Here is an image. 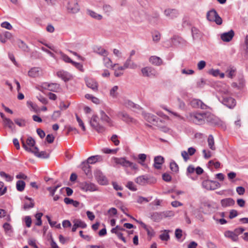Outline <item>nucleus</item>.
<instances>
[{"label":"nucleus","instance_id":"f257e3e1","mask_svg":"<svg viewBox=\"0 0 248 248\" xmlns=\"http://www.w3.org/2000/svg\"><path fill=\"white\" fill-rule=\"evenodd\" d=\"M21 141L22 147L26 151L33 154L37 157L46 159L49 157V154L47 153L46 152L41 151L39 152V149L37 147H34L33 149L29 148L25 144V141L22 139H21Z\"/></svg>","mask_w":248,"mask_h":248},{"label":"nucleus","instance_id":"f03ea898","mask_svg":"<svg viewBox=\"0 0 248 248\" xmlns=\"http://www.w3.org/2000/svg\"><path fill=\"white\" fill-rule=\"evenodd\" d=\"M206 121L210 125L221 127H224V124L221 120L208 112H206Z\"/></svg>","mask_w":248,"mask_h":248},{"label":"nucleus","instance_id":"7ed1b4c3","mask_svg":"<svg viewBox=\"0 0 248 248\" xmlns=\"http://www.w3.org/2000/svg\"><path fill=\"white\" fill-rule=\"evenodd\" d=\"M206 18L209 21L215 22L217 25H221L222 23V18L215 9H212L207 13Z\"/></svg>","mask_w":248,"mask_h":248},{"label":"nucleus","instance_id":"20e7f679","mask_svg":"<svg viewBox=\"0 0 248 248\" xmlns=\"http://www.w3.org/2000/svg\"><path fill=\"white\" fill-rule=\"evenodd\" d=\"M206 112L195 113L190 114V120L197 124H202L206 121Z\"/></svg>","mask_w":248,"mask_h":248},{"label":"nucleus","instance_id":"39448f33","mask_svg":"<svg viewBox=\"0 0 248 248\" xmlns=\"http://www.w3.org/2000/svg\"><path fill=\"white\" fill-rule=\"evenodd\" d=\"M91 126L98 133H103L105 131V127L99 124L98 118L96 115H93L90 120Z\"/></svg>","mask_w":248,"mask_h":248},{"label":"nucleus","instance_id":"423d86ee","mask_svg":"<svg viewBox=\"0 0 248 248\" xmlns=\"http://www.w3.org/2000/svg\"><path fill=\"white\" fill-rule=\"evenodd\" d=\"M202 186L207 190H215L220 186V184L217 181L206 180L202 182Z\"/></svg>","mask_w":248,"mask_h":248},{"label":"nucleus","instance_id":"0eeeda50","mask_svg":"<svg viewBox=\"0 0 248 248\" xmlns=\"http://www.w3.org/2000/svg\"><path fill=\"white\" fill-rule=\"evenodd\" d=\"M79 187L84 191H94L97 190V186L93 183L89 182H83L80 184Z\"/></svg>","mask_w":248,"mask_h":248},{"label":"nucleus","instance_id":"6e6552de","mask_svg":"<svg viewBox=\"0 0 248 248\" xmlns=\"http://www.w3.org/2000/svg\"><path fill=\"white\" fill-rule=\"evenodd\" d=\"M65 1L67 3L66 7L69 12L77 13L78 12L79 7L78 3V0H75L74 1H70L67 0Z\"/></svg>","mask_w":248,"mask_h":248},{"label":"nucleus","instance_id":"1a4fd4ad","mask_svg":"<svg viewBox=\"0 0 248 248\" xmlns=\"http://www.w3.org/2000/svg\"><path fill=\"white\" fill-rule=\"evenodd\" d=\"M94 176L97 182L101 185H106L108 183L107 178L100 170H96Z\"/></svg>","mask_w":248,"mask_h":248},{"label":"nucleus","instance_id":"9d476101","mask_svg":"<svg viewBox=\"0 0 248 248\" xmlns=\"http://www.w3.org/2000/svg\"><path fill=\"white\" fill-rule=\"evenodd\" d=\"M141 72L143 77L152 78L155 77L156 74L155 70L152 67L147 66L141 69Z\"/></svg>","mask_w":248,"mask_h":248},{"label":"nucleus","instance_id":"9b49d317","mask_svg":"<svg viewBox=\"0 0 248 248\" xmlns=\"http://www.w3.org/2000/svg\"><path fill=\"white\" fill-rule=\"evenodd\" d=\"M124 214L127 216L130 217L131 218L135 220L137 222L139 223L141 226V227L147 232L148 235L152 236L154 235V233H155L154 231L151 227L148 226L142 221L137 220L136 219L134 218V217H131L130 215H129V214H128L126 213H124Z\"/></svg>","mask_w":248,"mask_h":248},{"label":"nucleus","instance_id":"f8f14e48","mask_svg":"<svg viewBox=\"0 0 248 248\" xmlns=\"http://www.w3.org/2000/svg\"><path fill=\"white\" fill-rule=\"evenodd\" d=\"M222 103L229 108H233L236 105L235 99L231 97L222 96Z\"/></svg>","mask_w":248,"mask_h":248},{"label":"nucleus","instance_id":"ddd939ff","mask_svg":"<svg viewBox=\"0 0 248 248\" xmlns=\"http://www.w3.org/2000/svg\"><path fill=\"white\" fill-rule=\"evenodd\" d=\"M167 217L166 213L163 212H153L150 214V217L155 222H158L163 219V217Z\"/></svg>","mask_w":248,"mask_h":248},{"label":"nucleus","instance_id":"4468645a","mask_svg":"<svg viewBox=\"0 0 248 248\" xmlns=\"http://www.w3.org/2000/svg\"><path fill=\"white\" fill-rule=\"evenodd\" d=\"M164 13L166 16L170 19L176 18L179 15L178 10L175 9H167L164 11Z\"/></svg>","mask_w":248,"mask_h":248},{"label":"nucleus","instance_id":"2eb2a0df","mask_svg":"<svg viewBox=\"0 0 248 248\" xmlns=\"http://www.w3.org/2000/svg\"><path fill=\"white\" fill-rule=\"evenodd\" d=\"M100 119L102 122L108 124L109 126H113L112 120L106 114L103 110L100 111Z\"/></svg>","mask_w":248,"mask_h":248},{"label":"nucleus","instance_id":"dca6fc26","mask_svg":"<svg viewBox=\"0 0 248 248\" xmlns=\"http://www.w3.org/2000/svg\"><path fill=\"white\" fill-rule=\"evenodd\" d=\"M142 115L144 119L147 122L153 124H155V123H156L158 120L157 117L150 113H146L145 112H143Z\"/></svg>","mask_w":248,"mask_h":248},{"label":"nucleus","instance_id":"f3484780","mask_svg":"<svg viewBox=\"0 0 248 248\" xmlns=\"http://www.w3.org/2000/svg\"><path fill=\"white\" fill-rule=\"evenodd\" d=\"M57 75L65 82L69 81L72 78L71 75L68 72L63 70L57 72Z\"/></svg>","mask_w":248,"mask_h":248},{"label":"nucleus","instance_id":"a211bd4d","mask_svg":"<svg viewBox=\"0 0 248 248\" xmlns=\"http://www.w3.org/2000/svg\"><path fill=\"white\" fill-rule=\"evenodd\" d=\"M234 31L231 30L228 32H224L221 34V39L224 42H230L234 36Z\"/></svg>","mask_w":248,"mask_h":248},{"label":"nucleus","instance_id":"6ab92c4d","mask_svg":"<svg viewBox=\"0 0 248 248\" xmlns=\"http://www.w3.org/2000/svg\"><path fill=\"white\" fill-rule=\"evenodd\" d=\"M154 167L156 169H160L162 165L164 162V158L161 155H158L154 158Z\"/></svg>","mask_w":248,"mask_h":248},{"label":"nucleus","instance_id":"aec40b11","mask_svg":"<svg viewBox=\"0 0 248 248\" xmlns=\"http://www.w3.org/2000/svg\"><path fill=\"white\" fill-rule=\"evenodd\" d=\"M85 81L86 85L88 87L92 89L93 91H97L98 84L94 79L92 78H87Z\"/></svg>","mask_w":248,"mask_h":248},{"label":"nucleus","instance_id":"412c9836","mask_svg":"<svg viewBox=\"0 0 248 248\" xmlns=\"http://www.w3.org/2000/svg\"><path fill=\"white\" fill-rule=\"evenodd\" d=\"M113 159L116 164L120 165L124 167H128L129 161L126 160L125 157H113Z\"/></svg>","mask_w":248,"mask_h":248},{"label":"nucleus","instance_id":"4be33fe9","mask_svg":"<svg viewBox=\"0 0 248 248\" xmlns=\"http://www.w3.org/2000/svg\"><path fill=\"white\" fill-rule=\"evenodd\" d=\"M41 73V71L39 68L34 67L29 70L28 75L31 78H36L39 77Z\"/></svg>","mask_w":248,"mask_h":248},{"label":"nucleus","instance_id":"5701e85b","mask_svg":"<svg viewBox=\"0 0 248 248\" xmlns=\"http://www.w3.org/2000/svg\"><path fill=\"white\" fill-rule=\"evenodd\" d=\"M235 203L232 198H226L221 201V204L223 207H226L233 205Z\"/></svg>","mask_w":248,"mask_h":248},{"label":"nucleus","instance_id":"b1692460","mask_svg":"<svg viewBox=\"0 0 248 248\" xmlns=\"http://www.w3.org/2000/svg\"><path fill=\"white\" fill-rule=\"evenodd\" d=\"M103 159L102 157L99 155H93L88 158L86 161L89 164H94L98 161H101Z\"/></svg>","mask_w":248,"mask_h":248},{"label":"nucleus","instance_id":"393cba45","mask_svg":"<svg viewBox=\"0 0 248 248\" xmlns=\"http://www.w3.org/2000/svg\"><path fill=\"white\" fill-rule=\"evenodd\" d=\"M224 235L225 237L231 239L234 242H237L238 239V237L237 234L233 232L227 231L224 232Z\"/></svg>","mask_w":248,"mask_h":248},{"label":"nucleus","instance_id":"a878e982","mask_svg":"<svg viewBox=\"0 0 248 248\" xmlns=\"http://www.w3.org/2000/svg\"><path fill=\"white\" fill-rule=\"evenodd\" d=\"M124 105L129 108H132L133 110H140L141 108L140 106L134 104L133 102L130 100H127L124 103Z\"/></svg>","mask_w":248,"mask_h":248},{"label":"nucleus","instance_id":"bb28decb","mask_svg":"<svg viewBox=\"0 0 248 248\" xmlns=\"http://www.w3.org/2000/svg\"><path fill=\"white\" fill-rule=\"evenodd\" d=\"M149 62L157 66L160 65L162 63L161 58L155 56H151L149 59Z\"/></svg>","mask_w":248,"mask_h":248},{"label":"nucleus","instance_id":"cd10ccee","mask_svg":"<svg viewBox=\"0 0 248 248\" xmlns=\"http://www.w3.org/2000/svg\"><path fill=\"white\" fill-rule=\"evenodd\" d=\"M87 13L92 18L96 20H101L103 18V16L101 15L98 14L91 10L88 9L87 10Z\"/></svg>","mask_w":248,"mask_h":248},{"label":"nucleus","instance_id":"c85d7f7f","mask_svg":"<svg viewBox=\"0 0 248 248\" xmlns=\"http://www.w3.org/2000/svg\"><path fill=\"white\" fill-rule=\"evenodd\" d=\"M94 51L95 53L103 57L107 56L108 54V51L101 46L96 47L94 48Z\"/></svg>","mask_w":248,"mask_h":248},{"label":"nucleus","instance_id":"c756f323","mask_svg":"<svg viewBox=\"0 0 248 248\" xmlns=\"http://www.w3.org/2000/svg\"><path fill=\"white\" fill-rule=\"evenodd\" d=\"M103 61L105 66L107 68H113L115 65L118 64L117 63L113 64L111 60L107 56L104 57Z\"/></svg>","mask_w":248,"mask_h":248},{"label":"nucleus","instance_id":"7c9ffc66","mask_svg":"<svg viewBox=\"0 0 248 248\" xmlns=\"http://www.w3.org/2000/svg\"><path fill=\"white\" fill-rule=\"evenodd\" d=\"M81 167L86 175H88L91 173L90 166L89 165V163L86 161L82 162Z\"/></svg>","mask_w":248,"mask_h":248},{"label":"nucleus","instance_id":"2f4dec72","mask_svg":"<svg viewBox=\"0 0 248 248\" xmlns=\"http://www.w3.org/2000/svg\"><path fill=\"white\" fill-rule=\"evenodd\" d=\"M146 158L147 155L145 154H140L138 155V158L140 160L139 163H140L141 166H143L145 168H148V165L144 163Z\"/></svg>","mask_w":248,"mask_h":248},{"label":"nucleus","instance_id":"473e14b6","mask_svg":"<svg viewBox=\"0 0 248 248\" xmlns=\"http://www.w3.org/2000/svg\"><path fill=\"white\" fill-rule=\"evenodd\" d=\"M25 198L30 201V203L27 202H25L23 206V208L24 210H27L28 209L33 208L34 206V202L33 200L28 196H26Z\"/></svg>","mask_w":248,"mask_h":248},{"label":"nucleus","instance_id":"72a5a7b5","mask_svg":"<svg viewBox=\"0 0 248 248\" xmlns=\"http://www.w3.org/2000/svg\"><path fill=\"white\" fill-rule=\"evenodd\" d=\"M47 86L48 90L54 92H58L61 89L60 85L57 83L48 84Z\"/></svg>","mask_w":248,"mask_h":248},{"label":"nucleus","instance_id":"f704fd0d","mask_svg":"<svg viewBox=\"0 0 248 248\" xmlns=\"http://www.w3.org/2000/svg\"><path fill=\"white\" fill-rule=\"evenodd\" d=\"M73 223H75L76 224L75 226H77L78 228H80L82 229H85L87 227L86 223L79 219H75L73 220Z\"/></svg>","mask_w":248,"mask_h":248},{"label":"nucleus","instance_id":"c9c22d12","mask_svg":"<svg viewBox=\"0 0 248 248\" xmlns=\"http://www.w3.org/2000/svg\"><path fill=\"white\" fill-rule=\"evenodd\" d=\"M170 231L164 230L162 231V233L159 235V238L162 241H168L170 238V235L169 234Z\"/></svg>","mask_w":248,"mask_h":248},{"label":"nucleus","instance_id":"e433bc0d","mask_svg":"<svg viewBox=\"0 0 248 248\" xmlns=\"http://www.w3.org/2000/svg\"><path fill=\"white\" fill-rule=\"evenodd\" d=\"M191 32L194 39L200 38L202 36L200 31L195 27H192L191 28Z\"/></svg>","mask_w":248,"mask_h":248},{"label":"nucleus","instance_id":"4c0bfd02","mask_svg":"<svg viewBox=\"0 0 248 248\" xmlns=\"http://www.w3.org/2000/svg\"><path fill=\"white\" fill-rule=\"evenodd\" d=\"M119 87L118 86H113L110 90L109 95L113 98H116L118 96V90Z\"/></svg>","mask_w":248,"mask_h":248},{"label":"nucleus","instance_id":"58836bf2","mask_svg":"<svg viewBox=\"0 0 248 248\" xmlns=\"http://www.w3.org/2000/svg\"><path fill=\"white\" fill-rule=\"evenodd\" d=\"M64 202L66 204H72L75 207H78L79 205V202L77 201H74L73 200L69 198H65L64 199Z\"/></svg>","mask_w":248,"mask_h":248},{"label":"nucleus","instance_id":"ea45409f","mask_svg":"<svg viewBox=\"0 0 248 248\" xmlns=\"http://www.w3.org/2000/svg\"><path fill=\"white\" fill-rule=\"evenodd\" d=\"M4 125L5 126L8 127L11 130H13L15 127V125L13 121L9 119L5 118L3 121Z\"/></svg>","mask_w":248,"mask_h":248},{"label":"nucleus","instance_id":"a19ab883","mask_svg":"<svg viewBox=\"0 0 248 248\" xmlns=\"http://www.w3.org/2000/svg\"><path fill=\"white\" fill-rule=\"evenodd\" d=\"M25 187V183L22 180H18L16 183V187L18 191H23Z\"/></svg>","mask_w":248,"mask_h":248},{"label":"nucleus","instance_id":"79ce46f5","mask_svg":"<svg viewBox=\"0 0 248 248\" xmlns=\"http://www.w3.org/2000/svg\"><path fill=\"white\" fill-rule=\"evenodd\" d=\"M118 116L122 118V120L126 122H129L132 121V119L129 116V115L125 112H120L118 113Z\"/></svg>","mask_w":248,"mask_h":248},{"label":"nucleus","instance_id":"37998d69","mask_svg":"<svg viewBox=\"0 0 248 248\" xmlns=\"http://www.w3.org/2000/svg\"><path fill=\"white\" fill-rule=\"evenodd\" d=\"M207 141L209 147L212 150H215L216 147L215 146L214 137L212 135H210L208 136Z\"/></svg>","mask_w":248,"mask_h":248},{"label":"nucleus","instance_id":"c03bdc74","mask_svg":"<svg viewBox=\"0 0 248 248\" xmlns=\"http://www.w3.org/2000/svg\"><path fill=\"white\" fill-rule=\"evenodd\" d=\"M147 178L145 177L144 175H141L135 179V182L140 185H143L147 183Z\"/></svg>","mask_w":248,"mask_h":248},{"label":"nucleus","instance_id":"a18cd8bd","mask_svg":"<svg viewBox=\"0 0 248 248\" xmlns=\"http://www.w3.org/2000/svg\"><path fill=\"white\" fill-rule=\"evenodd\" d=\"M102 9L104 13L107 15H109L113 11L112 7L111 5L107 4H105L103 5Z\"/></svg>","mask_w":248,"mask_h":248},{"label":"nucleus","instance_id":"49530a36","mask_svg":"<svg viewBox=\"0 0 248 248\" xmlns=\"http://www.w3.org/2000/svg\"><path fill=\"white\" fill-rule=\"evenodd\" d=\"M152 197H150L148 198H145L142 196H139L137 200V202L139 203L142 204L144 202H148L150 201H151L152 199Z\"/></svg>","mask_w":248,"mask_h":248},{"label":"nucleus","instance_id":"de8ad7c7","mask_svg":"<svg viewBox=\"0 0 248 248\" xmlns=\"http://www.w3.org/2000/svg\"><path fill=\"white\" fill-rule=\"evenodd\" d=\"M124 67L126 68V69L130 68L134 69H136L138 65L136 63L133 62H127L125 61L124 63Z\"/></svg>","mask_w":248,"mask_h":248},{"label":"nucleus","instance_id":"09e8293b","mask_svg":"<svg viewBox=\"0 0 248 248\" xmlns=\"http://www.w3.org/2000/svg\"><path fill=\"white\" fill-rule=\"evenodd\" d=\"M25 144L27 145V147L31 148V147H34V145L35 144V140L31 137H29L26 140V143Z\"/></svg>","mask_w":248,"mask_h":248},{"label":"nucleus","instance_id":"8fccbe9b","mask_svg":"<svg viewBox=\"0 0 248 248\" xmlns=\"http://www.w3.org/2000/svg\"><path fill=\"white\" fill-rule=\"evenodd\" d=\"M18 46L19 48L24 51H29V48L28 46L22 40H19L17 42Z\"/></svg>","mask_w":248,"mask_h":248},{"label":"nucleus","instance_id":"3c124183","mask_svg":"<svg viewBox=\"0 0 248 248\" xmlns=\"http://www.w3.org/2000/svg\"><path fill=\"white\" fill-rule=\"evenodd\" d=\"M170 170L175 172H177L179 171V167L178 165L174 161H172L170 163Z\"/></svg>","mask_w":248,"mask_h":248},{"label":"nucleus","instance_id":"603ef678","mask_svg":"<svg viewBox=\"0 0 248 248\" xmlns=\"http://www.w3.org/2000/svg\"><path fill=\"white\" fill-rule=\"evenodd\" d=\"M43 214L42 213H38L35 215V217L37 220V222L35 223V225L36 226H41L42 225V222L41 217L43 216Z\"/></svg>","mask_w":248,"mask_h":248},{"label":"nucleus","instance_id":"864d4df0","mask_svg":"<svg viewBox=\"0 0 248 248\" xmlns=\"http://www.w3.org/2000/svg\"><path fill=\"white\" fill-rule=\"evenodd\" d=\"M0 176L2 177H4L5 178L7 182H11L13 180V177L10 176V175L6 173L4 171H0Z\"/></svg>","mask_w":248,"mask_h":248},{"label":"nucleus","instance_id":"5fc2aeb1","mask_svg":"<svg viewBox=\"0 0 248 248\" xmlns=\"http://www.w3.org/2000/svg\"><path fill=\"white\" fill-rule=\"evenodd\" d=\"M201 100L198 99H194L191 101V105L194 108H199L200 104H201Z\"/></svg>","mask_w":248,"mask_h":248},{"label":"nucleus","instance_id":"6e6d98bb","mask_svg":"<svg viewBox=\"0 0 248 248\" xmlns=\"http://www.w3.org/2000/svg\"><path fill=\"white\" fill-rule=\"evenodd\" d=\"M126 186L131 191H135L137 190L136 186L135 185L134 183L131 181H128L127 183Z\"/></svg>","mask_w":248,"mask_h":248},{"label":"nucleus","instance_id":"4d7b16f0","mask_svg":"<svg viewBox=\"0 0 248 248\" xmlns=\"http://www.w3.org/2000/svg\"><path fill=\"white\" fill-rule=\"evenodd\" d=\"M15 123L20 127H24L26 125V122L24 120L21 119H15L14 120Z\"/></svg>","mask_w":248,"mask_h":248},{"label":"nucleus","instance_id":"13d9d810","mask_svg":"<svg viewBox=\"0 0 248 248\" xmlns=\"http://www.w3.org/2000/svg\"><path fill=\"white\" fill-rule=\"evenodd\" d=\"M195 171V168H194V166L192 165H189L186 169V175L189 177V175L194 173Z\"/></svg>","mask_w":248,"mask_h":248},{"label":"nucleus","instance_id":"bf43d9fd","mask_svg":"<svg viewBox=\"0 0 248 248\" xmlns=\"http://www.w3.org/2000/svg\"><path fill=\"white\" fill-rule=\"evenodd\" d=\"M7 191V187L4 186V183L0 181V196L4 195Z\"/></svg>","mask_w":248,"mask_h":248},{"label":"nucleus","instance_id":"052dcab7","mask_svg":"<svg viewBox=\"0 0 248 248\" xmlns=\"http://www.w3.org/2000/svg\"><path fill=\"white\" fill-rule=\"evenodd\" d=\"M160 33L158 31H155L153 34V40L155 42H157L160 40Z\"/></svg>","mask_w":248,"mask_h":248},{"label":"nucleus","instance_id":"680f3d73","mask_svg":"<svg viewBox=\"0 0 248 248\" xmlns=\"http://www.w3.org/2000/svg\"><path fill=\"white\" fill-rule=\"evenodd\" d=\"M236 69L232 67H229L227 72H228V77L232 78L235 75Z\"/></svg>","mask_w":248,"mask_h":248},{"label":"nucleus","instance_id":"e2e57ef3","mask_svg":"<svg viewBox=\"0 0 248 248\" xmlns=\"http://www.w3.org/2000/svg\"><path fill=\"white\" fill-rule=\"evenodd\" d=\"M61 57L62 59L66 62L71 63L72 64L74 62L67 55L63 53L61 54Z\"/></svg>","mask_w":248,"mask_h":248},{"label":"nucleus","instance_id":"0e129e2a","mask_svg":"<svg viewBox=\"0 0 248 248\" xmlns=\"http://www.w3.org/2000/svg\"><path fill=\"white\" fill-rule=\"evenodd\" d=\"M76 117L77 121L78 122L79 125L81 127L83 131H85L86 128H85L84 123L82 122V120L77 114L76 115Z\"/></svg>","mask_w":248,"mask_h":248},{"label":"nucleus","instance_id":"69168bd1","mask_svg":"<svg viewBox=\"0 0 248 248\" xmlns=\"http://www.w3.org/2000/svg\"><path fill=\"white\" fill-rule=\"evenodd\" d=\"M162 179L164 181L169 182L171 181V176L169 173H164L162 174Z\"/></svg>","mask_w":248,"mask_h":248},{"label":"nucleus","instance_id":"338daca9","mask_svg":"<svg viewBox=\"0 0 248 248\" xmlns=\"http://www.w3.org/2000/svg\"><path fill=\"white\" fill-rule=\"evenodd\" d=\"M206 66V62L204 61H200L197 64V67L199 70H202Z\"/></svg>","mask_w":248,"mask_h":248},{"label":"nucleus","instance_id":"774afa93","mask_svg":"<svg viewBox=\"0 0 248 248\" xmlns=\"http://www.w3.org/2000/svg\"><path fill=\"white\" fill-rule=\"evenodd\" d=\"M117 135L114 134L111 137V140L114 143V145L117 146L119 144L120 141L117 139Z\"/></svg>","mask_w":248,"mask_h":248}]
</instances>
